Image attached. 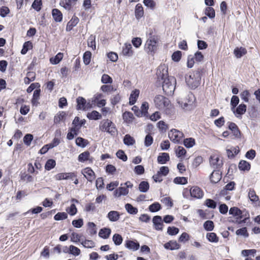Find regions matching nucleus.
I'll return each mask as SVG.
<instances>
[{
    "mask_svg": "<svg viewBox=\"0 0 260 260\" xmlns=\"http://www.w3.org/2000/svg\"><path fill=\"white\" fill-rule=\"evenodd\" d=\"M157 84L162 82V87L164 92L167 95L173 94L176 80L175 77L168 76V68L165 66H160L156 71Z\"/></svg>",
    "mask_w": 260,
    "mask_h": 260,
    "instance_id": "nucleus-1",
    "label": "nucleus"
},
{
    "mask_svg": "<svg viewBox=\"0 0 260 260\" xmlns=\"http://www.w3.org/2000/svg\"><path fill=\"white\" fill-rule=\"evenodd\" d=\"M149 31V38L145 43L144 50L149 55H153L157 50L159 39L157 35H153L152 29H150Z\"/></svg>",
    "mask_w": 260,
    "mask_h": 260,
    "instance_id": "nucleus-2",
    "label": "nucleus"
},
{
    "mask_svg": "<svg viewBox=\"0 0 260 260\" xmlns=\"http://www.w3.org/2000/svg\"><path fill=\"white\" fill-rule=\"evenodd\" d=\"M99 128L102 132H106L111 136L115 135V133L117 132L115 124L108 119L102 120L100 122Z\"/></svg>",
    "mask_w": 260,
    "mask_h": 260,
    "instance_id": "nucleus-3",
    "label": "nucleus"
},
{
    "mask_svg": "<svg viewBox=\"0 0 260 260\" xmlns=\"http://www.w3.org/2000/svg\"><path fill=\"white\" fill-rule=\"evenodd\" d=\"M154 103L158 109L161 110L164 109L166 106H169L170 101L163 95H157L154 99Z\"/></svg>",
    "mask_w": 260,
    "mask_h": 260,
    "instance_id": "nucleus-4",
    "label": "nucleus"
},
{
    "mask_svg": "<svg viewBox=\"0 0 260 260\" xmlns=\"http://www.w3.org/2000/svg\"><path fill=\"white\" fill-rule=\"evenodd\" d=\"M183 137V133L176 129H172L171 132L169 133L170 139L174 143H180Z\"/></svg>",
    "mask_w": 260,
    "mask_h": 260,
    "instance_id": "nucleus-5",
    "label": "nucleus"
},
{
    "mask_svg": "<svg viewBox=\"0 0 260 260\" xmlns=\"http://www.w3.org/2000/svg\"><path fill=\"white\" fill-rule=\"evenodd\" d=\"M76 102L77 104L76 109L77 110L85 111L86 109L91 108L90 104L89 103H87L86 100L82 96L78 97L76 99Z\"/></svg>",
    "mask_w": 260,
    "mask_h": 260,
    "instance_id": "nucleus-6",
    "label": "nucleus"
},
{
    "mask_svg": "<svg viewBox=\"0 0 260 260\" xmlns=\"http://www.w3.org/2000/svg\"><path fill=\"white\" fill-rule=\"evenodd\" d=\"M185 81L188 86L192 89H196L200 84V82L191 74L185 77Z\"/></svg>",
    "mask_w": 260,
    "mask_h": 260,
    "instance_id": "nucleus-7",
    "label": "nucleus"
},
{
    "mask_svg": "<svg viewBox=\"0 0 260 260\" xmlns=\"http://www.w3.org/2000/svg\"><path fill=\"white\" fill-rule=\"evenodd\" d=\"M228 128L232 131L233 135L237 139H240L241 137V132L236 123L233 122H228Z\"/></svg>",
    "mask_w": 260,
    "mask_h": 260,
    "instance_id": "nucleus-8",
    "label": "nucleus"
},
{
    "mask_svg": "<svg viewBox=\"0 0 260 260\" xmlns=\"http://www.w3.org/2000/svg\"><path fill=\"white\" fill-rule=\"evenodd\" d=\"M82 174L89 182H92L95 178L93 171L89 167H87L82 170Z\"/></svg>",
    "mask_w": 260,
    "mask_h": 260,
    "instance_id": "nucleus-9",
    "label": "nucleus"
},
{
    "mask_svg": "<svg viewBox=\"0 0 260 260\" xmlns=\"http://www.w3.org/2000/svg\"><path fill=\"white\" fill-rule=\"evenodd\" d=\"M77 175L74 172L70 173H60L55 176V179L56 180L73 179V178L76 177Z\"/></svg>",
    "mask_w": 260,
    "mask_h": 260,
    "instance_id": "nucleus-10",
    "label": "nucleus"
},
{
    "mask_svg": "<svg viewBox=\"0 0 260 260\" xmlns=\"http://www.w3.org/2000/svg\"><path fill=\"white\" fill-rule=\"evenodd\" d=\"M163 219L159 215L154 216L152 218V222L154 229L157 231H162L163 229Z\"/></svg>",
    "mask_w": 260,
    "mask_h": 260,
    "instance_id": "nucleus-11",
    "label": "nucleus"
},
{
    "mask_svg": "<svg viewBox=\"0 0 260 260\" xmlns=\"http://www.w3.org/2000/svg\"><path fill=\"white\" fill-rule=\"evenodd\" d=\"M210 166L215 170L220 168L222 165V161H220L219 157L216 155H211L209 158Z\"/></svg>",
    "mask_w": 260,
    "mask_h": 260,
    "instance_id": "nucleus-12",
    "label": "nucleus"
},
{
    "mask_svg": "<svg viewBox=\"0 0 260 260\" xmlns=\"http://www.w3.org/2000/svg\"><path fill=\"white\" fill-rule=\"evenodd\" d=\"M125 246L126 248L135 251L139 249L140 244L136 240H127L125 242Z\"/></svg>",
    "mask_w": 260,
    "mask_h": 260,
    "instance_id": "nucleus-13",
    "label": "nucleus"
},
{
    "mask_svg": "<svg viewBox=\"0 0 260 260\" xmlns=\"http://www.w3.org/2000/svg\"><path fill=\"white\" fill-rule=\"evenodd\" d=\"M189 191L191 197L193 198L200 199L203 197V192L202 189L198 186L192 187Z\"/></svg>",
    "mask_w": 260,
    "mask_h": 260,
    "instance_id": "nucleus-14",
    "label": "nucleus"
},
{
    "mask_svg": "<svg viewBox=\"0 0 260 260\" xmlns=\"http://www.w3.org/2000/svg\"><path fill=\"white\" fill-rule=\"evenodd\" d=\"M247 106L244 104H240L234 111H232L237 117L243 115L246 111Z\"/></svg>",
    "mask_w": 260,
    "mask_h": 260,
    "instance_id": "nucleus-15",
    "label": "nucleus"
},
{
    "mask_svg": "<svg viewBox=\"0 0 260 260\" xmlns=\"http://www.w3.org/2000/svg\"><path fill=\"white\" fill-rule=\"evenodd\" d=\"M164 247L165 249L173 250L176 249H179L180 248V245L175 240H170L169 242L166 243L164 245Z\"/></svg>",
    "mask_w": 260,
    "mask_h": 260,
    "instance_id": "nucleus-16",
    "label": "nucleus"
},
{
    "mask_svg": "<svg viewBox=\"0 0 260 260\" xmlns=\"http://www.w3.org/2000/svg\"><path fill=\"white\" fill-rule=\"evenodd\" d=\"M51 14L53 20L56 22H61L62 21V14L61 12L58 9H53L52 10Z\"/></svg>",
    "mask_w": 260,
    "mask_h": 260,
    "instance_id": "nucleus-17",
    "label": "nucleus"
},
{
    "mask_svg": "<svg viewBox=\"0 0 260 260\" xmlns=\"http://www.w3.org/2000/svg\"><path fill=\"white\" fill-rule=\"evenodd\" d=\"M221 177L219 171L214 170L210 175V180L212 183H217L221 180Z\"/></svg>",
    "mask_w": 260,
    "mask_h": 260,
    "instance_id": "nucleus-18",
    "label": "nucleus"
},
{
    "mask_svg": "<svg viewBox=\"0 0 260 260\" xmlns=\"http://www.w3.org/2000/svg\"><path fill=\"white\" fill-rule=\"evenodd\" d=\"M40 94L41 89L40 88L35 89L33 93L32 98L31 100V103L33 106L37 107L39 104L38 100L40 99Z\"/></svg>",
    "mask_w": 260,
    "mask_h": 260,
    "instance_id": "nucleus-19",
    "label": "nucleus"
},
{
    "mask_svg": "<svg viewBox=\"0 0 260 260\" xmlns=\"http://www.w3.org/2000/svg\"><path fill=\"white\" fill-rule=\"evenodd\" d=\"M170 160V155L169 153L162 152L159 153L157 156V161L159 164H165Z\"/></svg>",
    "mask_w": 260,
    "mask_h": 260,
    "instance_id": "nucleus-20",
    "label": "nucleus"
},
{
    "mask_svg": "<svg viewBox=\"0 0 260 260\" xmlns=\"http://www.w3.org/2000/svg\"><path fill=\"white\" fill-rule=\"evenodd\" d=\"M107 217L110 221L115 222L119 219L120 214L117 211H110L107 214Z\"/></svg>",
    "mask_w": 260,
    "mask_h": 260,
    "instance_id": "nucleus-21",
    "label": "nucleus"
},
{
    "mask_svg": "<svg viewBox=\"0 0 260 260\" xmlns=\"http://www.w3.org/2000/svg\"><path fill=\"white\" fill-rule=\"evenodd\" d=\"M111 233V230L109 228H103L100 230L99 236L104 239H107Z\"/></svg>",
    "mask_w": 260,
    "mask_h": 260,
    "instance_id": "nucleus-22",
    "label": "nucleus"
},
{
    "mask_svg": "<svg viewBox=\"0 0 260 260\" xmlns=\"http://www.w3.org/2000/svg\"><path fill=\"white\" fill-rule=\"evenodd\" d=\"M79 19L76 16H73L72 19L68 22L66 30L67 31H71L73 28L79 22Z\"/></svg>",
    "mask_w": 260,
    "mask_h": 260,
    "instance_id": "nucleus-23",
    "label": "nucleus"
},
{
    "mask_svg": "<svg viewBox=\"0 0 260 260\" xmlns=\"http://www.w3.org/2000/svg\"><path fill=\"white\" fill-rule=\"evenodd\" d=\"M122 54L124 56H131L133 54L132 45L129 43H125L123 47Z\"/></svg>",
    "mask_w": 260,
    "mask_h": 260,
    "instance_id": "nucleus-24",
    "label": "nucleus"
},
{
    "mask_svg": "<svg viewBox=\"0 0 260 260\" xmlns=\"http://www.w3.org/2000/svg\"><path fill=\"white\" fill-rule=\"evenodd\" d=\"M139 93L140 91L138 89H135L132 91L129 98V104L130 105H133L136 103Z\"/></svg>",
    "mask_w": 260,
    "mask_h": 260,
    "instance_id": "nucleus-25",
    "label": "nucleus"
},
{
    "mask_svg": "<svg viewBox=\"0 0 260 260\" xmlns=\"http://www.w3.org/2000/svg\"><path fill=\"white\" fill-rule=\"evenodd\" d=\"M247 50L242 47H236L234 50V54L237 58L242 57L247 53Z\"/></svg>",
    "mask_w": 260,
    "mask_h": 260,
    "instance_id": "nucleus-26",
    "label": "nucleus"
},
{
    "mask_svg": "<svg viewBox=\"0 0 260 260\" xmlns=\"http://www.w3.org/2000/svg\"><path fill=\"white\" fill-rule=\"evenodd\" d=\"M129 192V190L127 188L124 187H119L114 192V195L116 197H119L121 196H126Z\"/></svg>",
    "mask_w": 260,
    "mask_h": 260,
    "instance_id": "nucleus-27",
    "label": "nucleus"
},
{
    "mask_svg": "<svg viewBox=\"0 0 260 260\" xmlns=\"http://www.w3.org/2000/svg\"><path fill=\"white\" fill-rule=\"evenodd\" d=\"M123 119L127 124L132 123L135 119L133 114L129 111H125L122 115Z\"/></svg>",
    "mask_w": 260,
    "mask_h": 260,
    "instance_id": "nucleus-28",
    "label": "nucleus"
},
{
    "mask_svg": "<svg viewBox=\"0 0 260 260\" xmlns=\"http://www.w3.org/2000/svg\"><path fill=\"white\" fill-rule=\"evenodd\" d=\"M135 15L136 18L139 20L144 15L143 8L141 4H138L135 7Z\"/></svg>",
    "mask_w": 260,
    "mask_h": 260,
    "instance_id": "nucleus-29",
    "label": "nucleus"
},
{
    "mask_svg": "<svg viewBox=\"0 0 260 260\" xmlns=\"http://www.w3.org/2000/svg\"><path fill=\"white\" fill-rule=\"evenodd\" d=\"M102 115L97 111L93 110L87 114V117L89 120H98L102 118Z\"/></svg>",
    "mask_w": 260,
    "mask_h": 260,
    "instance_id": "nucleus-30",
    "label": "nucleus"
},
{
    "mask_svg": "<svg viewBox=\"0 0 260 260\" xmlns=\"http://www.w3.org/2000/svg\"><path fill=\"white\" fill-rule=\"evenodd\" d=\"M238 168L240 171H249L250 169L251 165L248 161L244 160H241L239 163Z\"/></svg>",
    "mask_w": 260,
    "mask_h": 260,
    "instance_id": "nucleus-31",
    "label": "nucleus"
},
{
    "mask_svg": "<svg viewBox=\"0 0 260 260\" xmlns=\"http://www.w3.org/2000/svg\"><path fill=\"white\" fill-rule=\"evenodd\" d=\"M149 184L148 181H142L139 184V190L141 192H146L149 189Z\"/></svg>",
    "mask_w": 260,
    "mask_h": 260,
    "instance_id": "nucleus-32",
    "label": "nucleus"
},
{
    "mask_svg": "<svg viewBox=\"0 0 260 260\" xmlns=\"http://www.w3.org/2000/svg\"><path fill=\"white\" fill-rule=\"evenodd\" d=\"M33 47L32 43L31 41H28L24 42L23 45L22 49L21 50V53L23 55L25 54L27 51L31 49Z\"/></svg>",
    "mask_w": 260,
    "mask_h": 260,
    "instance_id": "nucleus-33",
    "label": "nucleus"
},
{
    "mask_svg": "<svg viewBox=\"0 0 260 260\" xmlns=\"http://www.w3.org/2000/svg\"><path fill=\"white\" fill-rule=\"evenodd\" d=\"M125 209L127 213L132 215H135L138 212L137 208L134 207L129 203H127L125 205Z\"/></svg>",
    "mask_w": 260,
    "mask_h": 260,
    "instance_id": "nucleus-34",
    "label": "nucleus"
},
{
    "mask_svg": "<svg viewBox=\"0 0 260 260\" xmlns=\"http://www.w3.org/2000/svg\"><path fill=\"white\" fill-rule=\"evenodd\" d=\"M88 225V232L89 234L92 236L95 235L97 233V229L96 228L95 224L93 222H89L87 224Z\"/></svg>",
    "mask_w": 260,
    "mask_h": 260,
    "instance_id": "nucleus-35",
    "label": "nucleus"
},
{
    "mask_svg": "<svg viewBox=\"0 0 260 260\" xmlns=\"http://www.w3.org/2000/svg\"><path fill=\"white\" fill-rule=\"evenodd\" d=\"M90 153L88 151H85L80 153L78 157L79 162H84L89 159Z\"/></svg>",
    "mask_w": 260,
    "mask_h": 260,
    "instance_id": "nucleus-36",
    "label": "nucleus"
},
{
    "mask_svg": "<svg viewBox=\"0 0 260 260\" xmlns=\"http://www.w3.org/2000/svg\"><path fill=\"white\" fill-rule=\"evenodd\" d=\"M123 143L127 146H132L135 143V140L129 134H126L124 137Z\"/></svg>",
    "mask_w": 260,
    "mask_h": 260,
    "instance_id": "nucleus-37",
    "label": "nucleus"
},
{
    "mask_svg": "<svg viewBox=\"0 0 260 260\" xmlns=\"http://www.w3.org/2000/svg\"><path fill=\"white\" fill-rule=\"evenodd\" d=\"M196 144L195 139L193 138H188L184 139L183 144L187 148L192 147Z\"/></svg>",
    "mask_w": 260,
    "mask_h": 260,
    "instance_id": "nucleus-38",
    "label": "nucleus"
},
{
    "mask_svg": "<svg viewBox=\"0 0 260 260\" xmlns=\"http://www.w3.org/2000/svg\"><path fill=\"white\" fill-rule=\"evenodd\" d=\"M206 238L212 243H217L218 242L219 238L215 233H208L206 234Z\"/></svg>",
    "mask_w": 260,
    "mask_h": 260,
    "instance_id": "nucleus-39",
    "label": "nucleus"
},
{
    "mask_svg": "<svg viewBox=\"0 0 260 260\" xmlns=\"http://www.w3.org/2000/svg\"><path fill=\"white\" fill-rule=\"evenodd\" d=\"M63 57V54L62 53H57L54 57H51L50 59V61L52 64H57L60 62Z\"/></svg>",
    "mask_w": 260,
    "mask_h": 260,
    "instance_id": "nucleus-40",
    "label": "nucleus"
},
{
    "mask_svg": "<svg viewBox=\"0 0 260 260\" xmlns=\"http://www.w3.org/2000/svg\"><path fill=\"white\" fill-rule=\"evenodd\" d=\"M76 144L81 148H84L88 144V142L87 140L78 137L76 139Z\"/></svg>",
    "mask_w": 260,
    "mask_h": 260,
    "instance_id": "nucleus-41",
    "label": "nucleus"
},
{
    "mask_svg": "<svg viewBox=\"0 0 260 260\" xmlns=\"http://www.w3.org/2000/svg\"><path fill=\"white\" fill-rule=\"evenodd\" d=\"M188 179L185 177H176L173 180V182L176 184L185 185L187 183Z\"/></svg>",
    "mask_w": 260,
    "mask_h": 260,
    "instance_id": "nucleus-42",
    "label": "nucleus"
},
{
    "mask_svg": "<svg viewBox=\"0 0 260 260\" xmlns=\"http://www.w3.org/2000/svg\"><path fill=\"white\" fill-rule=\"evenodd\" d=\"M112 240L116 246H119L122 244L123 238L121 235L115 234L113 236Z\"/></svg>",
    "mask_w": 260,
    "mask_h": 260,
    "instance_id": "nucleus-43",
    "label": "nucleus"
},
{
    "mask_svg": "<svg viewBox=\"0 0 260 260\" xmlns=\"http://www.w3.org/2000/svg\"><path fill=\"white\" fill-rule=\"evenodd\" d=\"M81 245L86 248H92L95 247V244L92 240H82L81 242Z\"/></svg>",
    "mask_w": 260,
    "mask_h": 260,
    "instance_id": "nucleus-44",
    "label": "nucleus"
},
{
    "mask_svg": "<svg viewBox=\"0 0 260 260\" xmlns=\"http://www.w3.org/2000/svg\"><path fill=\"white\" fill-rule=\"evenodd\" d=\"M67 116V114L64 111L60 112L57 115L54 116V122L55 124L59 123L62 121Z\"/></svg>",
    "mask_w": 260,
    "mask_h": 260,
    "instance_id": "nucleus-45",
    "label": "nucleus"
},
{
    "mask_svg": "<svg viewBox=\"0 0 260 260\" xmlns=\"http://www.w3.org/2000/svg\"><path fill=\"white\" fill-rule=\"evenodd\" d=\"M148 209L151 212H156L161 209V206L158 202H154L149 206Z\"/></svg>",
    "mask_w": 260,
    "mask_h": 260,
    "instance_id": "nucleus-46",
    "label": "nucleus"
},
{
    "mask_svg": "<svg viewBox=\"0 0 260 260\" xmlns=\"http://www.w3.org/2000/svg\"><path fill=\"white\" fill-rule=\"evenodd\" d=\"M205 14L210 19H213L215 16L214 9L211 7H207L205 10Z\"/></svg>",
    "mask_w": 260,
    "mask_h": 260,
    "instance_id": "nucleus-47",
    "label": "nucleus"
},
{
    "mask_svg": "<svg viewBox=\"0 0 260 260\" xmlns=\"http://www.w3.org/2000/svg\"><path fill=\"white\" fill-rule=\"evenodd\" d=\"M91 53L89 51H86L84 52L83 56V62L85 65H88L91 61Z\"/></svg>",
    "mask_w": 260,
    "mask_h": 260,
    "instance_id": "nucleus-48",
    "label": "nucleus"
},
{
    "mask_svg": "<svg viewBox=\"0 0 260 260\" xmlns=\"http://www.w3.org/2000/svg\"><path fill=\"white\" fill-rule=\"evenodd\" d=\"M56 165V161L54 159H49L47 160L45 165V169L47 171H50L55 167Z\"/></svg>",
    "mask_w": 260,
    "mask_h": 260,
    "instance_id": "nucleus-49",
    "label": "nucleus"
},
{
    "mask_svg": "<svg viewBox=\"0 0 260 260\" xmlns=\"http://www.w3.org/2000/svg\"><path fill=\"white\" fill-rule=\"evenodd\" d=\"M239 103V98L238 96L233 95L231 100V110L234 111Z\"/></svg>",
    "mask_w": 260,
    "mask_h": 260,
    "instance_id": "nucleus-50",
    "label": "nucleus"
},
{
    "mask_svg": "<svg viewBox=\"0 0 260 260\" xmlns=\"http://www.w3.org/2000/svg\"><path fill=\"white\" fill-rule=\"evenodd\" d=\"M236 234L237 236H242L245 238H247L249 236V234L247 232L246 227H243L237 230L236 231Z\"/></svg>",
    "mask_w": 260,
    "mask_h": 260,
    "instance_id": "nucleus-51",
    "label": "nucleus"
},
{
    "mask_svg": "<svg viewBox=\"0 0 260 260\" xmlns=\"http://www.w3.org/2000/svg\"><path fill=\"white\" fill-rule=\"evenodd\" d=\"M82 235L73 232L71 235V241L74 243L80 242L83 239H81Z\"/></svg>",
    "mask_w": 260,
    "mask_h": 260,
    "instance_id": "nucleus-52",
    "label": "nucleus"
},
{
    "mask_svg": "<svg viewBox=\"0 0 260 260\" xmlns=\"http://www.w3.org/2000/svg\"><path fill=\"white\" fill-rule=\"evenodd\" d=\"M203 227L206 231H212L214 228V222L211 220H207L204 223Z\"/></svg>",
    "mask_w": 260,
    "mask_h": 260,
    "instance_id": "nucleus-53",
    "label": "nucleus"
},
{
    "mask_svg": "<svg viewBox=\"0 0 260 260\" xmlns=\"http://www.w3.org/2000/svg\"><path fill=\"white\" fill-rule=\"evenodd\" d=\"M176 156L180 158L182 156L185 155L186 153V150L182 146H178L175 150Z\"/></svg>",
    "mask_w": 260,
    "mask_h": 260,
    "instance_id": "nucleus-54",
    "label": "nucleus"
},
{
    "mask_svg": "<svg viewBox=\"0 0 260 260\" xmlns=\"http://www.w3.org/2000/svg\"><path fill=\"white\" fill-rule=\"evenodd\" d=\"M68 218V214L67 213L62 212H58L54 216V219L56 221H59L66 219Z\"/></svg>",
    "mask_w": 260,
    "mask_h": 260,
    "instance_id": "nucleus-55",
    "label": "nucleus"
},
{
    "mask_svg": "<svg viewBox=\"0 0 260 260\" xmlns=\"http://www.w3.org/2000/svg\"><path fill=\"white\" fill-rule=\"evenodd\" d=\"M242 214V210L240 209L238 207H233L230 209L229 214L236 217Z\"/></svg>",
    "mask_w": 260,
    "mask_h": 260,
    "instance_id": "nucleus-56",
    "label": "nucleus"
},
{
    "mask_svg": "<svg viewBox=\"0 0 260 260\" xmlns=\"http://www.w3.org/2000/svg\"><path fill=\"white\" fill-rule=\"evenodd\" d=\"M69 251H70L69 254H72L74 256H78L81 253L80 249L79 248H78L73 245H71L70 246Z\"/></svg>",
    "mask_w": 260,
    "mask_h": 260,
    "instance_id": "nucleus-57",
    "label": "nucleus"
},
{
    "mask_svg": "<svg viewBox=\"0 0 260 260\" xmlns=\"http://www.w3.org/2000/svg\"><path fill=\"white\" fill-rule=\"evenodd\" d=\"M248 197L252 202H256L258 201V197L256 194L255 192L252 189H250L248 192Z\"/></svg>",
    "mask_w": 260,
    "mask_h": 260,
    "instance_id": "nucleus-58",
    "label": "nucleus"
},
{
    "mask_svg": "<svg viewBox=\"0 0 260 260\" xmlns=\"http://www.w3.org/2000/svg\"><path fill=\"white\" fill-rule=\"evenodd\" d=\"M34 139V136L32 134H27L23 137V142L27 146H30L31 141Z\"/></svg>",
    "mask_w": 260,
    "mask_h": 260,
    "instance_id": "nucleus-59",
    "label": "nucleus"
},
{
    "mask_svg": "<svg viewBox=\"0 0 260 260\" xmlns=\"http://www.w3.org/2000/svg\"><path fill=\"white\" fill-rule=\"evenodd\" d=\"M182 56V52L180 51H176L173 52V53L172 55V59L174 62H179Z\"/></svg>",
    "mask_w": 260,
    "mask_h": 260,
    "instance_id": "nucleus-60",
    "label": "nucleus"
},
{
    "mask_svg": "<svg viewBox=\"0 0 260 260\" xmlns=\"http://www.w3.org/2000/svg\"><path fill=\"white\" fill-rule=\"evenodd\" d=\"M42 5V0H34L31 5V7L36 11L39 12L41 9Z\"/></svg>",
    "mask_w": 260,
    "mask_h": 260,
    "instance_id": "nucleus-61",
    "label": "nucleus"
},
{
    "mask_svg": "<svg viewBox=\"0 0 260 260\" xmlns=\"http://www.w3.org/2000/svg\"><path fill=\"white\" fill-rule=\"evenodd\" d=\"M179 232V229L175 226H169L167 229V233L170 236H175Z\"/></svg>",
    "mask_w": 260,
    "mask_h": 260,
    "instance_id": "nucleus-62",
    "label": "nucleus"
},
{
    "mask_svg": "<svg viewBox=\"0 0 260 260\" xmlns=\"http://www.w3.org/2000/svg\"><path fill=\"white\" fill-rule=\"evenodd\" d=\"M153 142V138L150 134H148L145 138L144 145L148 147L152 145Z\"/></svg>",
    "mask_w": 260,
    "mask_h": 260,
    "instance_id": "nucleus-63",
    "label": "nucleus"
},
{
    "mask_svg": "<svg viewBox=\"0 0 260 260\" xmlns=\"http://www.w3.org/2000/svg\"><path fill=\"white\" fill-rule=\"evenodd\" d=\"M205 205L208 208L215 209L217 206V203L213 200L208 199L205 201Z\"/></svg>",
    "mask_w": 260,
    "mask_h": 260,
    "instance_id": "nucleus-64",
    "label": "nucleus"
}]
</instances>
